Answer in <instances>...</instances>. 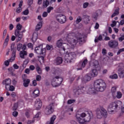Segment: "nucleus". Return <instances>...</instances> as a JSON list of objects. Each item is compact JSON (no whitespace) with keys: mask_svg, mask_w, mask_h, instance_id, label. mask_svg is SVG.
Masks as SVG:
<instances>
[{"mask_svg":"<svg viewBox=\"0 0 124 124\" xmlns=\"http://www.w3.org/2000/svg\"><path fill=\"white\" fill-rule=\"evenodd\" d=\"M26 75H24L22 76V80L23 81V86L24 87H25V88H27V87H29V85L30 83H31V80L30 79L26 78Z\"/></svg>","mask_w":124,"mask_h":124,"instance_id":"14","label":"nucleus"},{"mask_svg":"<svg viewBox=\"0 0 124 124\" xmlns=\"http://www.w3.org/2000/svg\"><path fill=\"white\" fill-rule=\"evenodd\" d=\"M25 71V73H26L27 74H30V71H31V70H30V69H26Z\"/></svg>","mask_w":124,"mask_h":124,"instance_id":"62","label":"nucleus"},{"mask_svg":"<svg viewBox=\"0 0 124 124\" xmlns=\"http://www.w3.org/2000/svg\"><path fill=\"white\" fill-rule=\"evenodd\" d=\"M13 116L14 117H17V116H18V112L17 111H14L13 112Z\"/></svg>","mask_w":124,"mask_h":124,"instance_id":"55","label":"nucleus"},{"mask_svg":"<svg viewBox=\"0 0 124 124\" xmlns=\"http://www.w3.org/2000/svg\"><path fill=\"white\" fill-rule=\"evenodd\" d=\"M108 45L110 48L116 49L119 46V42L116 40H111L108 42Z\"/></svg>","mask_w":124,"mask_h":124,"instance_id":"12","label":"nucleus"},{"mask_svg":"<svg viewBox=\"0 0 124 124\" xmlns=\"http://www.w3.org/2000/svg\"><path fill=\"white\" fill-rule=\"evenodd\" d=\"M24 32H26V30H23L20 32L19 31V33L16 36V38H17L16 39V42H19V41H21L22 38H23V33H24Z\"/></svg>","mask_w":124,"mask_h":124,"instance_id":"15","label":"nucleus"},{"mask_svg":"<svg viewBox=\"0 0 124 124\" xmlns=\"http://www.w3.org/2000/svg\"><path fill=\"white\" fill-rule=\"evenodd\" d=\"M62 62H63V60H62V58L61 57H58L55 59V63L56 64H57V65L61 64V63H62Z\"/></svg>","mask_w":124,"mask_h":124,"instance_id":"18","label":"nucleus"},{"mask_svg":"<svg viewBox=\"0 0 124 124\" xmlns=\"http://www.w3.org/2000/svg\"><path fill=\"white\" fill-rule=\"evenodd\" d=\"M56 119H57V116H56V115H53L51 117L50 121L47 122V124H54Z\"/></svg>","mask_w":124,"mask_h":124,"instance_id":"21","label":"nucleus"},{"mask_svg":"<svg viewBox=\"0 0 124 124\" xmlns=\"http://www.w3.org/2000/svg\"><path fill=\"white\" fill-rule=\"evenodd\" d=\"M42 27V22L41 21H40L36 26L35 31H38Z\"/></svg>","mask_w":124,"mask_h":124,"instance_id":"24","label":"nucleus"},{"mask_svg":"<svg viewBox=\"0 0 124 124\" xmlns=\"http://www.w3.org/2000/svg\"><path fill=\"white\" fill-rule=\"evenodd\" d=\"M56 46L58 48H62L63 51H65V48H66V46H68V44L63 43L62 40L60 39L57 41Z\"/></svg>","mask_w":124,"mask_h":124,"instance_id":"13","label":"nucleus"},{"mask_svg":"<svg viewBox=\"0 0 124 124\" xmlns=\"http://www.w3.org/2000/svg\"><path fill=\"white\" fill-rule=\"evenodd\" d=\"M120 103H122V102L118 101L112 102L109 104L108 107V111L109 114H113V113L114 112V110H116V109L118 108V107H119V104Z\"/></svg>","mask_w":124,"mask_h":124,"instance_id":"3","label":"nucleus"},{"mask_svg":"<svg viewBox=\"0 0 124 124\" xmlns=\"http://www.w3.org/2000/svg\"><path fill=\"white\" fill-rule=\"evenodd\" d=\"M40 94V93L39 92V90H35L33 92V96L34 97H38V96H39Z\"/></svg>","mask_w":124,"mask_h":124,"instance_id":"23","label":"nucleus"},{"mask_svg":"<svg viewBox=\"0 0 124 124\" xmlns=\"http://www.w3.org/2000/svg\"><path fill=\"white\" fill-rule=\"evenodd\" d=\"M18 109V103H16L14 104V106L13 107V109L14 111H16Z\"/></svg>","mask_w":124,"mask_h":124,"instance_id":"35","label":"nucleus"},{"mask_svg":"<svg viewBox=\"0 0 124 124\" xmlns=\"http://www.w3.org/2000/svg\"><path fill=\"white\" fill-rule=\"evenodd\" d=\"M13 29H14V26L13 25V24H11L9 26L10 31H12V30H13Z\"/></svg>","mask_w":124,"mask_h":124,"instance_id":"56","label":"nucleus"},{"mask_svg":"<svg viewBox=\"0 0 124 124\" xmlns=\"http://www.w3.org/2000/svg\"><path fill=\"white\" fill-rule=\"evenodd\" d=\"M22 25L20 24V23H18L16 25V30H15V34L16 35H16H18V34H19V32L20 31H21V30H22Z\"/></svg>","mask_w":124,"mask_h":124,"instance_id":"17","label":"nucleus"},{"mask_svg":"<svg viewBox=\"0 0 124 124\" xmlns=\"http://www.w3.org/2000/svg\"><path fill=\"white\" fill-rule=\"evenodd\" d=\"M73 33H70L65 38L66 41L68 42L69 44V46H70V48L74 49L75 45H76L78 42H79V44H81L84 43L86 42V40H85V38H86V35H85V34L78 33V36H76L77 40L73 39Z\"/></svg>","mask_w":124,"mask_h":124,"instance_id":"1","label":"nucleus"},{"mask_svg":"<svg viewBox=\"0 0 124 124\" xmlns=\"http://www.w3.org/2000/svg\"><path fill=\"white\" fill-rule=\"evenodd\" d=\"M117 92V87L114 86L111 88V93L112 94H115V93Z\"/></svg>","mask_w":124,"mask_h":124,"instance_id":"32","label":"nucleus"},{"mask_svg":"<svg viewBox=\"0 0 124 124\" xmlns=\"http://www.w3.org/2000/svg\"><path fill=\"white\" fill-rule=\"evenodd\" d=\"M13 67L15 69H19V66H18V65H17V64H14Z\"/></svg>","mask_w":124,"mask_h":124,"instance_id":"57","label":"nucleus"},{"mask_svg":"<svg viewBox=\"0 0 124 124\" xmlns=\"http://www.w3.org/2000/svg\"><path fill=\"white\" fill-rule=\"evenodd\" d=\"M117 25V22L116 21H113L112 23L111 24V27L114 28Z\"/></svg>","mask_w":124,"mask_h":124,"instance_id":"48","label":"nucleus"},{"mask_svg":"<svg viewBox=\"0 0 124 124\" xmlns=\"http://www.w3.org/2000/svg\"><path fill=\"white\" fill-rule=\"evenodd\" d=\"M87 63H88V60L85 59L81 63V67H85L86 66Z\"/></svg>","mask_w":124,"mask_h":124,"instance_id":"28","label":"nucleus"},{"mask_svg":"<svg viewBox=\"0 0 124 124\" xmlns=\"http://www.w3.org/2000/svg\"><path fill=\"white\" fill-rule=\"evenodd\" d=\"M35 53L37 55H42L45 56L46 54V49L43 48L42 46H36L34 49Z\"/></svg>","mask_w":124,"mask_h":124,"instance_id":"8","label":"nucleus"},{"mask_svg":"<svg viewBox=\"0 0 124 124\" xmlns=\"http://www.w3.org/2000/svg\"><path fill=\"white\" fill-rule=\"evenodd\" d=\"M83 17L84 20H86V21H87V22H90V16L88 15H83Z\"/></svg>","mask_w":124,"mask_h":124,"instance_id":"30","label":"nucleus"},{"mask_svg":"<svg viewBox=\"0 0 124 124\" xmlns=\"http://www.w3.org/2000/svg\"><path fill=\"white\" fill-rule=\"evenodd\" d=\"M62 81H63L62 78L59 76H56L53 78L51 81V85L54 88H57V87L61 86L62 83Z\"/></svg>","mask_w":124,"mask_h":124,"instance_id":"4","label":"nucleus"},{"mask_svg":"<svg viewBox=\"0 0 124 124\" xmlns=\"http://www.w3.org/2000/svg\"><path fill=\"white\" fill-rule=\"evenodd\" d=\"M25 116L27 118H30V113H29L28 111H26L25 112Z\"/></svg>","mask_w":124,"mask_h":124,"instance_id":"61","label":"nucleus"},{"mask_svg":"<svg viewBox=\"0 0 124 124\" xmlns=\"http://www.w3.org/2000/svg\"><path fill=\"white\" fill-rule=\"evenodd\" d=\"M119 76L120 78H124V70L119 71L118 72Z\"/></svg>","mask_w":124,"mask_h":124,"instance_id":"29","label":"nucleus"},{"mask_svg":"<svg viewBox=\"0 0 124 124\" xmlns=\"http://www.w3.org/2000/svg\"><path fill=\"white\" fill-rule=\"evenodd\" d=\"M9 41V35L7 34V37H6V39H5V41L4 42L8 43Z\"/></svg>","mask_w":124,"mask_h":124,"instance_id":"49","label":"nucleus"},{"mask_svg":"<svg viewBox=\"0 0 124 124\" xmlns=\"http://www.w3.org/2000/svg\"><path fill=\"white\" fill-rule=\"evenodd\" d=\"M5 84L6 86H10L11 84V79L7 78L5 80Z\"/></svg>","mask_w":124,"mask_h":124,"instance_id":"27","label":"nucleus"},{"mask_svg":"<svg viewBox=\"0 0 124 124\" xmlns=\"http://www.w3.org/2000/svg\"><path fill=\"white\" fill-rule=\"evenodd\" d=\"M48 16V12H44L42 14V17L43 18H46Z\"/></svg>","mask_w":124,"mask_h":124,"instance_id":"40","label":"nucleus"},{"mask_svg":"<svg viewBox=\"0 0 124 124\" xmlns=\"http://www.w3.org/2000/svg\"><path fill=\"white\" fill-rule=\"evenodd\" d=\"M29 68L30 70L33 71L34 69H35V67H34V66L33 65H31L30 66Z\"/></svg>","mask_w":124,"mask_h":124,"instance_id":"51","label":"nucleus"},{"mask_svg":"<svg viewBox=\"0 0 124 124\" xmlns=\"http://www.w3.org/2000/svg\"><path fill=\"white\" fill-rule=\"evenodd\" d=\"M83 88H81L80 89H78V90L77 91V92H76V93H78V94H80V93H80V92H81V93H83Z\"/></svg>","mask_w":124,"mask_h":124,"instance_id":"42","label":"nucleus"},{"mask_svg":"<svg viewBox=\"0 0 124 124\" xmlns=\"http://www.w3.org/2000/svg\"><path fill=\"white\" fill-rule=\"evenodd\" d=\"M22 12V8L18 7L16 10V13H20Z\"/></svg>","mask_w":124,"mask_h":124,"instance_id":"46","label":"nucleus"},{"mask_svg":"<svg viewBox=\"0 0 124 124\" xmlns=\"http://www.w3.org/2000/svg\"><path fill=\"white\" fill-rule=\"evenodd\" d=\"M36 81H40L41 80V76L40 75H37L36 77Z\"/></svg>","mask_w":124,"mask_h":124,"instance_id":"50","label":"nucleus"},{"mask_svg":"<svg viewBox=\"0 0 124 124\" xmlns=\"http://www.w3.org/2000/svg\"><path fill=\"white\" fill-rule=\"evenodd\" d=\"M109 78H110V79H118V75L115 74L114 75H111L109 76Z\"/></svg>","mask_w":124,"mask_h":124,"instance_id":"33","label":"nucleus"},{"mask_svg":"<svg viewBox=\"0 0 124 124\" xmlns=\"http://www.w3.org/2000/svg\"><path fill=\"white\" fill-rule=\"evenodd\" d=\"M32 84L34 86H36V85H37V83H36V80H34L32 81Z\"/></svg>","mask_w":124,"mask_h":124,"instance_id":"63","label":"nucleus"},{"mask_svg":"<svg viewBox=\"0 0 124 124\" xmlns=\"http://www.w3.org/2000/svg\"><path fill=\"white\" fill-rule=\"evenodd\" d=\"M123 52H124V48L119 49L117 53V55H120V54L123 53Z\"/></svg>","mask_w":124,"mask_h":124,"instance_id":"43","label":"nucleus"},{"mask_svg":"<svg viewBox=\"0 0 124 124\" xmlns=\"http://www.w3.org/2000/svg\"><path fill=\"white\" fill-rule=\"evenodd\" d=\"M11 96H12V97H16V93H15V92H13L11 94Z\"/></svg>","mask_w":124,"mask_h":124,"instance_id":"59","label":"nucleus"},{"mask_svg":"<svg viewBox=\"0 0 124 124\" xmlns=\"http://www.w3.org/2000/svg\"><path fill=\"white\" fill-rule=\"evenodd\" d=\"M96 117L97 119H101L102 117L104 118H107V111L105 110V108H98L96 110Z\"/></svg>","mask_w":124,"mask_h":124,"instance_id":"6","label":"nucleus"},{"mask_svg":"<svg viewBox=\"0 0 124 124\" xmlns=\"http://www.w3.org/2000/svg\"><path fill=\"white\" fill-rule=\"evenodd\" d=\"M81 21H82V17L79 16L77 18V20L76 21V24H79V23H80Z\"/></svg>","mask_w":124,"mask_h":124,"instance_id":"36","label":"nucleus"},{"mask_svg":"<svg viewBox=\"0 0 124 124\" xmlns=\"http://www.w3.org/2000/svg\"><path fill=\"white\" fill-rule=\"evenodd\" d=\"M122 96H123V94L120 91L117 92L116 97L120 99L122 98Z\"/></svg>","mask_w":124,"mask_h":124,"instance_id":"31","label":"nucleus"},{"mask_svg":"<svg viewBox=\"0 0 124 124\" xmlns=\"http://www.w3.org/2000/svg\"><path fill=\"white\" fill-rule=\"evenodd\" d=\"M29 12L28 9H26L23 12V15H26V16L29 15Z\"/></svg>","mask_w":124,"mask_h":124,"instance_id":"41","label":"nucleus"},{"mask_svg":"<svg viewBox=\"0 0 124 124\" xmlns=\"http://www.w3.org/2000/svg\"><path fill=\"white\" fill-rule=\"evenodd\" d=\"M118 14H120V8L115 10L114 13L111 15V18H114L115 16H117Z\"/></svg>","mask_w":124,"mask_h":124,"instance_id":"22","label":"nucleus"},{"mask_svg":"<svg viewBox=\"0 0 124 124\" xmlns=\"http://www.w3.org/2000/svg\"><path fill=\"white\" fill-rule=\"evenodd\" d=\"M89 114H91L89 112H87V114H86V113L84 112H82L81 114H80V118H85V117H86V118H88L89 117Z\"/></svg>","mask_w":124,"mask_h":124,"instance_id":"25","label":"nucleus"},{"mask_svg":"<svg viewBox=\"0 0 124 124\" xmlns=\"http://www.w3.org/2000/svg\"><path fill=\"white\" fill-rule=\"evenodd\" d=\"M23 45L22 44H18L17 46V51H20L22 49Z\"/></svg>","mask_w":124,"mask_h":124,"instance_id":"37","label":"nucleus"},{"mask_svg":"<svg viewBox=\"0 0 124 124\" xmlns=\"http://www.w3.org/2000/svg\"><path fill=\"white\" fill-rule=\"evenodd\" d=\"M27 46H28V48H32V47H33L32 44H31V43H29L27 45Z\"/></svg>","mask_w":124,"mask_h":124,"instance_id":"60","label":"nucleus"},{"mask_svg":"<svg viewBox=\"0 0 124 124\" xmlns=\"http://www.w3.org/2000/svg\"><path fill=\"white\" fill-rule=\"evenodd\" d=\"M9 62H10V60L8 61H6L4 62V64L6 66H8L9 65Z\"/></svg>","mask_w":124,"mask_h":124,"instance_id":"44","label":"nucleus"},{"mask_svg":"<svg viewBox=\"0 0 124 124\" xmlns=\"http://www.w3.org/2000/svg\"><path fill=\"white\" fill-rule=\"evenodd\" d=\"M50 4L49 0H44L43 2V8H46Z\"/></svg>","mask_w":124,"mask_h":124,"instance_id":"20","label":"nucleus"},{"mask_svg":"<svg viewBox=\"0 0 124 124\" xmlns=\"http://www.w3.org/2000/svg\"><path fill=\"white\" fill-rule=\"evenodd\" d=\"M89 6V3L85 2L83 3V8H87Z\"/></svg>","mask_w":124,"mask_h":124,"instance_id":"53","label":"nucleus"},{"mask_svg":"<svg viewBox=\"0 0 124 124\" xmlns=\"http://www.w3.org/2000/svg\"><path fill=\"white\" fill-rule=\"evenodd\" d=\"M36 70L38 72V74H42V70L39 65L36 66Z\"/></svg>","mask_w":124,"mask_h":124,"instance_id":"26","label":"nucleus"},{"mask_svg":"<svg viewBox=\"0 0 124 124\" xmlns=\"http://www.w3.org/2000/svg\"><path fill=\"white\" fill-rule=\"evenodd\" d=\"M56 20L60 24H64L66 22V17L62 14H59L56 16Z\"/></svg>","mask_w":124,"mask_h":124,"instance_id":"11","label":"nucleus"},{"mask_svg":"<svg viewBox=\"0 0 124 124\" xmlns=\"http://www.w3.org/2000/svg\"><path fill=\"white\" fill-rule=\"evenodd\" d=\"M51 48H52V46H50L49 45H46V49L47 50H51Z\"/></svg>","mask_w":124,"mask_h":124,"instance_id":"58","label":"nucleus"},{"mask_svg":"<svg viewBox=\"0 0 124 124\" xmlns=\"http://www.w3.org/2000/svg\"><path fill=\"white\" fill-rule=\"evenodd\" d=\"M121 26H123V25L124 24V19H122L120 21V23Z\"/></svg>","mask_w":124,"mask_h":124,"instance_id":"64","label":"nucleus"},{"mask_svg":"<svg viewBox=\"0 0 124 124\" xmlns=\"http://www.w3.org/2000/svg\"><path fill=\"white\" fill-rule=\"evenodd\" d=\"M118 40L120 42H122L124 40V35H122L121 37L118 38Z\"/></svg>","mask_w":124,"mask_h":124,"instance_id":"45","label":"nucleus"},{"mask_svg":"<svg viewBox=\"0 0 124 124\" xmlns=\"http://www.w3.org/2000/svg\"><path fill=\"white\" fill-rule=\"evenodd\" d=\"M76 100L74 99H69L67 101V103L68 104H72V103H74V102H75Z\"/></svg>","mask_w":124,"mask_h":124,"instance_id":"38","label":"nucleus"},{"mask_svg":"<svg viewBox=\"0 0 124 124\" xmlns=\"http://www.w3.org/2000/svg\"><path fill=\"white\" fill-rule=\"evenodd\" d=\"M98 74L97 70L95 69H93L92 70V72L91 74H88L85 76L83 79H82V82H84L86 83L87 82H89V81H91V79H92V77H95L97 76Z\"/></svg>","mask_w":124,"mask_h":124,"instance_id":"5","label":"nucleus"},{"mask_svg":"<svg viewBox=\"0 0 124 124\" xmlns=\"http://www.w3.org/2000/svg\"><path fill=\"white\" fill-rule=\"evenodd\" d=\"M27 55H28V53L25 50L20 51L19 54L20 57L21 59H25V56H27Z\"/></svg>","mask_w":124,"mask_h":124,"instance_id":"19","label":"nucleus"},{"mask_svg":"<svg viewBox=\"0 0 124 124\" xmlns=\"http://www.w3.org/2000/svg\"><path fill=\"white\" fill-rule=\"evenodd\" d=\"M94 90L93 88H90L87 92L89 94H95L97 92H104L106 89V83L103 80L99 79L96 80L93 84Z\"/></svg>","mask_w":124,"mask_h":124,"instance_id":"2","label":"nucleus"},{"mask_svg":"<svg viewBox=\"0 0 124 124\" xmlns=\"http://www.w3.org/2000/svg\"><path fill=\"white\" fill-rule=\"evenodd\" d=\"M39 117V114L37 113L33 118V119H34V121H35L36 120H37V118Z\"/></svg>","mask_w":124,"mask_h":124,"instance_id":"52","label":"nucleus"},{"mask_svg":"<svg viewBox=\"0 0 124 124\" xmlns=\"http://www.w3.org/2000/svg\"><path fill=\"white\" fill-rule=\"evenodd\" d=\"M52 10H54V7H53L52 6H49L47 8V13H50L51 11H52Z\"/></svg>","mask_w":124,"mask_h":124,"instance_id":"34","label":"nucleus"},{"mask_svg":"<svg viewBox=\"0 0 124 124\" xmlns=\"http://www.w3.org/2000/svg\"><path fill=\"white\" fill-rule=\"evenodd\" d=\"M11 51L12 52V57L10 59V62H13L16 58V47H15V44L12 43L11 45Z\"/></svg>","mask_w":124,"mask_h":124,"instance_id":"9","label":"nucleus"},{"mask_svg":"<svg viewBox=\"0 0 124 124\" xmlns=\"http://www.w3.org/2000/svg\"><path fill=\"white\" fill-rule=\"evenodd\" d=\"M75 58H76V54L74 52L66 54L64 57L65 61L66 62H71V61Z\"/></svg>","mask_w":124,"mask_h":124,"instance_id":"7","label":"nucleus"},{"mask_svg":"<svg viewBox=\"0 0 124 124\" xmlns=\"http://www.w3.org/2000/svg\"><path fill=\"white\" fill-rule=\"evenodd\" d=\"M15 90V87L14 86L11 85L10 86L9 90L11 91V92H13Z\"/></svg>","mask_w":124,"mask_h":124,"instance_id":"47","label":"nucleus"},{"mask_svg":"<svg viewBox=\"0 0 124 124\" xmlns=\"http://www.w3.org/2000/svg\"><path fill=\"white\" fill-rule=\"evenodd\" d=\"M102 53L103 54V55H106V54H107V51H106V49L105 48H103L102 49Z\"/></svg>","mask_w":124,"mask_h":124,"instance_id":"54","label":"nucleus"},{"mask_svg":"<svg viewBox=\"0 0 124 124\" xmlns=\"http://www.w3.org/2000/svg\"><path fill=\"white\" fill-rule=\"evenodd\" d=\"M35 106L38 110L42 107V102L39 99H37L35 102Z\"/></svg>","mask_w":124,"mask_h":124,"instance_id":"16","label":"nucleus"},{"mask_svg":"<svg viewBox=\"0 0 124 124\" xmlns=\"http://www.w3.org/2000/svg\"><path fill=\"white\" fill-rule=\"evenodd\" d=\"M34 122H35V121L34 120V119H33L32 120H28L27 122V124H33L34 123Z\"/></svg>","mask_w":124,"mask_h":124,"instance_id":"39","label":"nucleus"},{"mask_svg":"<svg viewBox=\"0 0 124 124\" xmlns=\"http://www.w3.org/2000/svg\"><path fill=\"white\" fill-rule=\"evenodd\" d=\"M54 103H51L46 106L45 109V113L46 115H51L54 112Z\"/></svg>","mask_w":124,"mask_h":124,"instance_id":"10","label":"nucleus"}]
</instances>
